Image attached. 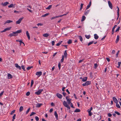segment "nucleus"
I'll return each mask as SVG.
<instances>
[{
  "label": "nucleus",
  "instance_id": "864d4df0",
  "mask_svg": "<svg viewBox=\"0 0 121 121\" xmlns=\"http://www.w3.org/2000/svg\"><path fill=\"white\" fill-rule=\"evenodd\" d=\"M30 92H28L26 93V95L27 96H28L30 95Z\"/></svg>",
  "mask_w": 121,
  "mask_h": 121
},
{
  "label": "nucleus",
  "instance_id": "4be33fe9",
  "mask_svg": "<svg viewBox=\"0 0 121 121\" xmlns=\"http://www.w3.org/2000/svg\"><path fill=\"white\" fill-rule=\"evenodd\" d=\"M43 35L44 37H47L49 36V35L48 34L46 33L43 34Z\"/></svg>",
  "mask_w": 121,
  "mask_h": 121
},
{
  "label": "nucleus",
  "instance_id": "a211bd4d",
  "mask_svg": "<svg viewBox=\"0 0 121 121\" xmlns=\"http://www.w3.org/2000/svg\"><path fill=\"white\" fill-rule=\"evenodd\" d=\"M14 5L13 4H11L8 6V7L9 8H11L12 7L14 8Z\"/></svg>",
  "mask_w": 121,
  "mask_h": 121
},
{
  "label": "nucleus",
  "instance_id": "393cba45",
  "mask_svg": "<svg viewBox=\"0 0 121 121\" xmlns=\"http://www.w3.org/2000/svg\"><path fill=\"white\" fill-rule=\"evenodd\" d=\"M23 109V107L22 106H21L20 108H19V111L20 112H21L22 111Z\"/></svg>",
  "mask_w": 121,
  "mask_h": 121
},
{
  "label": "nucleus",
  "instance_id": "5fc2aeb1",
  "mask_svg": "<svg viewBox=\"0 0 121 121\" xmlns=\"http://www.w3.org/2000/svg\"><path fill=\"white\" fill-rule=\"evenodd\" d=\"M115 113L116 114L118 115H120V113L117 111H115Z\"/></svg>",
  "mask_w": 121,
  "mask_h": 121
},
{
  "label": "nucleus",
  "instance_id": "49530a36",
  "mask_svg": "<svg viewBox=\"0 0 121 121\" xmlns=\"http://www.w3.org/2000/svg\"><path fill=\"white\" fill-rule=\"evenodd\" d=\"M13 35H14V36H16L17 35V33H16V32H13Z\"/></svg>",
  "mask_w": 121,
  "mask_h": 121
},
{
  "label": "nucleus",
  "instance_id": "5701e85b",
  "mask_svg": "<svg viewBox=\"0 0 121 121\" xmlns=\"http://www.w3.org/2000/svg\"><path fill=\"white\" fill-rule=\"evenodd\" d=\"M117 16H118V17H119V8L118 7H117Z\"/></svg>",
  "mask_w": 121,
  "mask_h": 121
},
{
  "label": "nucleus",
  "instance_id": "8fccbe9b",
  "mask_svg": "<svg viewBox=\"0 0 121 121\" xmlns=\"http://www.w3.org/2000/svg\"><path fill=\"white\" fill-rule=\"evenodd\" d=\"M30 109V108L28 109L27 111H26V114H27L28 113V112H29Z\"/></svg>",
  "mask_w": 121,
  "mask_h": 121
},
{
  "label": "nucleus",
  "instance_id": "0e129e2a",
  "mask_svg": "<svg viewBox=\"0 0 121 121\" xmlns=\"http://www.w3.org/2000/svg\"><path fill=\"white\" fill-rule=\"evenodd\" d=\"M52 45H53V46L54 45V44H55L54 41H52Z\"/></svg>",
  "mask_w": 121,
  "mask_h": 121
},
{
  "label": "nucleus",
  "instance_id": "0eeeda50",
  "mask_svg": "<svg viewBox=\"0 0 121 121\" xmlns=\"http://www.w3.org/2000/svg\"><path fill=\"white\" fill-rule=\"evenodd\" d=\"M9 4V3L8 2H6L4 3H2L1 4L3 6H5L7 5L8 4Z\"/></svg>",
  "mask_w": 121,
  "mask_h": 121
},
{
  "label": "nucleus",
  "instance_id": "f3484780",
  "mask_svg": "<svg viewBox=\"0 0 121 121\" xmlns=\"http://www.w3.org/2000/svg\"><path fill=\"white\" fill-rule=\"evenodd\" d=\"M87 77H85L82 78V81L84 82L86 81L87 80Z\"/></svg>",
  "mask_w": 121,
  "mask_h": 121
},
{
  "label": "nucleus",
  "instance_id": "2f4dec72",
  "mask_svg": "<svg viewBox=\"0 0 121 121\" xmlns=\"http://www.w3.org/2000/svg\"><path fill=\"white\" fill-rule=\"evenodd\" d=\"M87 111L89 113V115L90 116H91L92 115V113L91 111L87 110Z\"/></svg>",
  "mask_w": 121,
  "mask_h": 121
},
{
  "label": "nucleus",
  "instance_id": "aec40b11",
  "mask_svg": "<svg viewBox=\"0 0 121 121\" xmlns=\"http://www.w3.org/2000/svg\"><path fill=\"white\" fill-rule=\"evenodd\" d=\"M86 18V17L84 16H83L82 17V20H81V21H83L85 20Z\"/></svg>",
  "mask_w": 121,
  "mask_h": 121
},
{
  "label": "nucleus",
  "instance_id": "bf43d9fd",
  "mask_svg": "<svg viewBox=\"0 0 121 121\" xmlns=\"http://www.w3.org/2000/svg\"><path fill=\"white\" fill-rule=\"evenodd\" d=\"M20 42V45L21 46L22 43V40H20V41H19Z\"/></svg>",
  "mask_w": 121,
  "mask_h": 121
},
{
  "label": "nucleus",
  "instance_id": "f8f14e48",
  "mask_svg": "<svg viewBox=\"0 0 121 121\" xmlns=\"http://www.w3.org/2000/svg\"><path fill=\"white\" fill-rule=\"evenodd\" d=\"M113 99L114 102L115 103H118V100L115 97H113Z\"/></svg>",
  "mask_w": 121,
  "mask_h": 121
},
{
  "label": "nucleus",
  "instance_id": "774afa93",
  "mask_svg": "<svg viewBox=\"0 0 121 121\" xmlns=\"http://www.w3.org/2000/svg\"><path fill=\"white\" fill-rule=\"evenodd\" d=\"M51 105L52 106H55L54 104L52 102L51 103Z\"/></svg>",
  "mask_w": 121,
  "mask_h": 121
},
{
  "label": "nucleus",
  "instance_id": "6e6d98bb",
  "mask_svg": "<svg viewBox=\"0 0 121 121\" xmlns=\"http://www.w3.org/2000/svg\"><path fill=\"white\" fill-rule=\"evenodd\" d=\"M35 118L36 120L37 121H38L39 120V118L38 117H37L36 116L35 117Z\"/></svg>",
  "mask_w": 121,
  "mask_h": 121
},
{
  "label": "nucleus",
  "instance_id": "9b49d317",
  "mask_svg": "<svg viewBox=\"0 0 121 121\" xmlns=\"http://www.w3.org/2000/svg\"><path fill=\"white\" fill-rule=\"evenodd\" d=\"M12 22H13V21H12L10 20H8L5 22L4 24H5L6 23H10Z\"/></svg>",
  "mask_w": 121,
  "mask_h": 121
},
{
  "label": "nucleus",
  "instance_id": "b1692460",
  "mask_svg": "<svg viewBox=\"0 0 121 121\" xmlns=\"http://www.w3.org/2000/svg\"><path fill=\"white\" fill-rule=\"evenodd\" d=\"M54 115L56 117V118H57L58 117V115L56 111H55L54 112Z\"/></svg>",
  "mask_w": 121,
  "mask_h": 121
},
{
  "label": "nucleus",
  "instance_id": "dca6fc26",
  "mask_svg": "<svg viewBox=\"0 0 121 121\" xmlns=\"http://www.w3.org/2000/svg\"><path fill=\"white\" fill-rule=\"evenodd\" d=\"M94 38L95 39H97L98 38L99 36L97 34H95L94 35Z\"/></svg>",
  "mask_w": 121,
  "mask_h": 121
},
{
  "label": "nucleus",
  "instance_id": "338daca9",
  "mask_svg": "<svg viewBox=\"0 0 121 121\" xmlns=\"http://www.w3.org/2000/svg\"><path fill=\"white\" fill-rule=\"evenodd\" d=\"M106 59L108 62H109L110 60V59L108 58H106Z\"/></svg>",
  "mask_w": 121,
  "mask_h": 121
},
{
  "label": "nucleus",
  "instance_id": "37998d69",
  "mask_svg": "<svg viewBox=\"0 0 121 121\" xmlns=\"http://www.w3.org/2000/svg\"><path fill=\"white\" fill-rule=\"evenodd\" d=\"M68 43L69 44H70L72 43V41L71 40H69L68 42Z\"/></svg>",
  "mask_w": 121,
  "mask_h": 121
},
{
  "label": "nucleus",
  "instance_id": "4c0bfd02",
  "mask_svg": "<svg viewBox=\"0 0 121 121\" xmlns=\"http://www.w3.org/2000/svg\"><path fill=\"white\" fill-rule=\"evenodd\" d=\"M98 66V65L97 64H94V68L95 69H96Z\"/></svg>",
  "mask_w": 121,
  "mask_h": 121
},
{
  "label": "nucleus",
  "instance_id": "423d86ee",
  "mask_svg": "<svg viewBox=\"0 0 121 121\" xmlns=\"http://www.w3.org/2000/svg\"><path fill=\"white\" fill-rule=\"evenodd\" d=\"M23 18H21L19 19L18 20V21H17L16 22V23L17 24H19L21 22V21H22Z\"/></svg>",
  "mask_w": 121,
  "mask_h": 121
},
{
  "label": "nucleus",
  "instance_id": "72a5a7b5",
  "mask_svg": "<svg viewBox=\"0 0 121 121\" xmlns=\"http://www.w3.org/2000/svg\"><path fill=\"white\" fill-rule=\"evenodd\" d=\"M93 43H94L93 41H92L89 42V43L88 44V46H89L90 45H91V44H92Z\"/></svg>",
  "mask_w": 121,
  "mask_h": 121
},
{
  "label": "nucleus",
  "instance_id": "f704fd0d",
  "mask_svg": "<svg viewBox=\"0 0 121 121\" xmlns=\"http://www.w3.org/2000/svg\"><path fill=\"white\" fill-rule=\"evenodd\" d=\"M79 36V38L80 39V40L81 41H82V37L81 36Z\"/></svg>",
  "mask_w": 121,
  "mask_h": 121
},
{
  "label": "nucleus",
  "instance_id": "a18cd8bd",
  "mask_svg": "<svg viewBox=\"0 0 121 121\" xmlns=\"http://www.w3.org/2000/svg\"><path fill=\"white\" fill-rule=\"evenodd\" d=\"M11 27H10L9 28H6L5 29H6V30L7 31V30H10V29H11Z\"/></svg>",
  "mask_w": 121,
  "mask_h": 121
},
{
  "label": "nucleus",
  "instance_id": "c756f323",
  "mask_svg": "<svg viewBox=\"0 0 121 121\" xmlns=\"http://www.w3.org/2000/svg\"><path fill=\"white\" fill-rule=\"evenodd\" d=\"M49 14V13H46V14H44V15H42V17H45L48 15Z\"/></svg>",
  "mask_w": 121,
  "mask_h": 121
},
{
  "label": "nucleus",
  "instance_id": "4468645a",
  "mask_svg": "<svg viewBox=\"0 0 121 121\" xmlns=\"http://www.w3.org/2000/svg\"><path fill=\"white\" fill-rule=\"evenodd\" d=\"M91 1H90L89 4L87 6L86 8V9H88V8H90V6H91Z\"/></svg>",
  "mask_w": 121,
  "mask_h": 121
},
{
  "label": "nucleus",
  "instance_id": "bb28decb",
  "mask_svg": "<svg viewBox=\"0 0 121 121\" xmlns=\"http://www.w3.org/2000/svg\"><path fill=\"white\" fill-rule=\"evenodd\" d=\"M52 5H49L48 7L46 8V9H48L49 10L50 9L52 8Z\"/></svg>",
  "mask_w": 121,
  "mask_h": 121
},
{
  "label": "nucleus",
  "instance_id": "ddd939ff",
  "mask_svg": "<svg viewBox=\"0 0 121 121\" xmlns=\"http://www.w3.org/2000/svg\"><path fill=\"white\" fill-rule=\"evenodd\" d=\"M8 78L9 79L12 78H13V77L10 74H8Z\"/></svg>",
  "mask_w": 121,
  "mask_h": 121
},
{
  "label": "nucleus",
  "instance_id": "3c124183",
  "mask_svg": "<svg viewBox=\"0 0 121 121\" xmlns=\"http://www.w3.org/2000/svg\"><path fill=\"white\" fill-rule=\"evenodd\" d=\"M89 10H87V11L85 13V15H87L88 13H89Z\"/></svg>",
  "mask_w": 121,
  "mask_h": 121
},
{
  "label": "nucleus",
  "instance_id": "69168bd1",
  "mask_svg": "<svg viewBox=\"0 0 121 121\" xmlns=\"http://www.w3.org/2000/svg\"><path fill=\"white\" fill-rule=\"evenodd\" d=\"M108 116L110 117H111L112 116V115L110 113H108Z\"/></svg>",
  "mask_w": 121,
  "mask_h": 121
},
{
  "label": "nucleus",
  "instance_id": "473e14b6",
  "mask_svg": "<svg viewBox=\"0 0 121 121\" xmlns=\"http://www.w3.org/2000/svg\"><path fill=\"white\" fill-rule=\"evenodd\" d=\"M116 107L118 108H120V106L119 105V104L117 103H116Z\"/></svg>",
  "mask_w": 121,
  "mask_h": 121
},
{
  "label": "nucleus",
  "instance_id": "e2e57ef3",
  "mask_svg": "<svg viewBox=\"0 0 121 121\" xmlns=\"http://www.w3.org/2000/svg\"><path fill=\"white\" fill-rule=\"evenodd\" d=\"M6 31V29L5 28L4 30L0 31V32L2 33V32H5Z\"/></svg>",
  "mask_w": 121,
  "mask_h": 121
},
{
  "label": "nucleus",
  "instance_id": "58836bf2",
  "mask_svg": "<svg viewBox=\"0 0 121 121\" xmlns=\"http://www.w3.org/2000/svg\"><path fill=\"white\" fill-rule=\"evenodd\" d=\"M16 116V114H14V115L13 117V120L14 119H15Z\"/></svg>",
  "mask_w": 121,
  "mask_h": 121
},
{
  "label": "nucleus",
  "instance_id": "de8ad7c7",
  "mask_svg": "<svg viewBox=\"0 0 121 121\" xmlns=\"http://www.w3.org/2000/svg\"><path fill=\"white\" fill-rule=\"evenodd\" d=\"M117 25H115L114 27L113 28L112 30L113 31H114L115 28L117 27Z\"/></svg>",
  "mask_w": 121,
  "mask_h": 121
},
{
  "label": "nucleus",
  "instance_id": "c03bdc74",
  "mask_svg": "<svg viewBox=\"0 0 121 121\" xmlns=\"http://www.w3.org/2000/svg\"><path fill=\"white\" fill-rule=\"evenodd\" d=\"M34 83V81L33 80H32L31 82V86H32L33 85Z\"/></svg>",
  "mask_w": 121,
  "mask_h": 121
},
{
  "label": "nucleus",
  "instance_id": "6ab92c4d",
  "mask_svg": "<svg viewBox=\"0 0 121 121\" xmlns=\"http://www.w3.org/2000/svg\"><path fill=\"white\" fill-rule=\"evenodd\" d=\"M119 35H117V39H116V43H117L118 42V41L119 40Z\"/></svg>",
  "mask_w": 121,
  "mask_h": 121
},
{
  "label": "nucleus",
  "instance_id": "f03ea898",
  "mask_svg": "<svg viewBox=\"0 0 121 121\" xmlns=\"http://www.w3.org/2000/svg\"><path fill=\"white\" fill-rule=\"evenodd\" d=\"M91 84V82L90 81H87L85 83L82 84L83 86H86L90 84Z\"/></svg>",
  "mask_w": 121,
  "mask_h": 121
},
{
  "label": "nucleus",
  "instance_id": "f257e3e1",
  "mask_svg": "<svg viewBox=\"0 0 121 121\" xmlns=\"http://www.w3.org/2000/svg\"><path fill=\"white\" fill-rule=\"evenodd\" d=\"M71 99H69L67 100V103L65 101H64L63 102V104L64 106L66 107L67 108L69 109H70V107L68 105H70L71 107L74 108V107H73L72 103L71 102Z\"/></svg>",
  "mask_w": 121,
  "mask_h": 121
},
{
  "label": "nucleus",
  "instance_id": "2eb2a0df",
  "mask_svg": "<svg viewBox=\"0 0 121 121\" xmlns=\"http://www.w3.org/2000/svg\"><path fill=\"white\" fill-rule=\"evenodd\" d=\"M26 35L28 38V39L29 40H30V36L29 33L28 31H26Z\"/></svg>",
  "mask_w": 121,
  "mask_h": 121
},
{
  "label": "nucleus",
  "instance_id": "7ed1b4c3",
  "mask_svg": "<svg viewBox=\"0 0 121 121\" xmlns=\"http://www.w3.org/2000/svg\"><path fill=\"white\" fill-rule=\"evenodd\" d=\"M43 91V89L39 90L37 92H35V94L37 95H39Z\"/></svg>",
  "mask_w": 121,
  "mask_h": 121
},
{
  "label": "nucleus",
  "instance_id": "7c9ffc66",
  "mask_svg": "<svg viewBox=\"0 0 121 121\" xmlns=\"http://www.w3.org/2000/svg\"><path fill=\"white\" fill-rule=\"evenodd\" d=\"M33 67L32 66H28L27 67V69L28 70L30 69H31L33 68Z\"/></svg>",
  "mask_w": 121,
  "mask_h": 121
},
{
  "label": "nucleus",
  "instance_id": "680f3d73",
  "mask_svg": "<svg viewBox=\"0 0 121 121\" xmlns=\"http://www.w3.org/2000/svg\"><path fill=\"white\" fill-rule=\"evenodd\" d=\"M93 109V108L92 107H91L90 108L88 109L87 110L89 111H91Z\"/></svg>",
  "mask_w": 121,
  "mask_h": 121
},
{
  "label": "nucleus",
  "instance_id": "4d7b16f0",
  "mask_svg": "<svg viewBox=\"0 0 121 121\" xmlns=\"http://www.w3.org/2000/svg\"><path fill=\"white\" fill-rule=\"evenodd\" d=\"M37 25L38 26H41L43 25V24H42V23H38L37 24Z\"/></svg>",
  "mask_w": 121,
  "mask_h": 121
},
{
  "label": "nucleus",
  "instance_id": "412c9836",
  "mask_svg": "<svg viewBox=\"0 0 121 121\" xmlns=\"http://www.w3.org/2000/svg\"><path fill=\"white\" fill-rule=\"evenodd\" d=\"M67 51L66 50L65 51L64 53V56H65L66 58L67 56Z\"/></svg>",
  "mask_w": 121,
  "mask_h": 121
},
{
  "label": "nucleus",
  "instance_id": "c9c22d12",
  "mask_svg": "<svg viewBox=\"0 0 121 121\" xmlns=\"http://www.w3.org/2000/svg\"><path fill=\"white\" fill-rule=\"evenodd\" d=\"M64 55H63L62 56V59H61V62H63L64 60Z\"/></svg>",
  "mask_w": 121,
  "mask_h": 121
},
{
  "label": "nucleus",
  "instance_id": "c85d7f7f",
  "mask_svg": "<svg viewBox=\"0 0 121 121\" xmlns=\"http://www.w3.org/2000/svg\"><path fill=\"white\" fill-rule=\"evenodd\" d=\"M22 31V30H17V31H16V33L17 34H18V33H19L21 32Z\"/></svg>",
  "mask_w": 121,
  "mask_h": 121
},
{
  "label": "nucleus",
  "instance_id": "a878e982",
  "mask_svg": "<svg viewBox=\"0 0 121 121\" xmlns=\"http://www.w3.org/2000/svg\"><path fill=\"white\" fill-rule=\"evenodd\" d=\"M80 110L79 109H76L74 111L75 112H79L80 111Z\"/></svg>",
  "mask_w": 121,
  "mask_h": 121
},
{
  "label": "nucleus",
  "instance_id": "1a4fd4ad",
  "mask_svg": "<svg viewBox=\"0 0 121 121\" xmlns=\"http://www.w3.org/2000/svg\"><path fill=\"white\" fill-rule=\"evenodd\" d=\"M15 66L16 67L17 69H21V67L20 66H19L18 65V64H15Z\"/></svg>",
  "mask_w": 121,
  "mask_h": 121
},
{
  "label": "nucleus",
  "instance_id": "9d476101",
  "mask_svg": "<svg viewBox=\"0 0 121 121\" xmlns=\"http://www.w3.org/2000/svg\"><path fill=\"white\" fill-rule=\"evenodd\" d=\"M56 96L59 98L61 99L62 98V96L59 93H57L56 94Z\"/></svg>",
  "mask_w": 121,
  "mask_h": 121
},
{
  "label": "nucleus",
  "instance_id": "e433bc0d",
  "mask_svg": "<svg viewBox=\"0 0 121 121\" xmlns=\"http://www.w3.org/2000/svg\"><path fill=\"white\" fill-rule=\"evenodd\" d=\"M83 5V4H81V5H80L81 7L80 9V10H82V9Z\"/></svg>",
  "mask_w": 121,
  "mask_h": 121
},
{
  "label": "nucleus",
  "instance_id": "20e7f679",
  "mask_svg": "<svg viewBox=\"0 0 121 121\" xmlns=\"http://www.w3.org/2000/svg\"><path fill=\"white\" fill-rule=\"evenodd\" d=\"M42 72L41 71L37 72L36 73V75L38 77H39L42 74Z\"/></svg>",
  "mask_w": 121,
  "mask_h": 121
},
{
  "label": "nucleus",
  "instance_id": "79ce46f5",
  "mask_svg": "<svg viewBox=\"0 0 121 121\" xmlns=\"http://www.w3.org/2000/svg\"><path fill=\"white\" fill-rule=\"evenodd\" d=\"M14 35H13V33L9 34V36L10 37H11L13 36H14Z\"/></svg>",
  "mask_w": 121,
  "mask_h": 121
},
{
  "label": "nucleus",
  "instance_id": "603ef678",
  "mask_svg": "<svg viewBox=\"0 0 121 121\" xmlns=\"http://www.w3.org/2000/svg\"><path fill=\"white\" fill-rule=\"evenodd\" d=\"M15 112V110H13V111H12L11 112V114L12 115V114H13V113H14Z\"/></svg>",
  "mask_w": 121,
  "mask_h": 121
},
{
  "label": "nucleus",
  "instance_id": "6e6552de",
  "mask_svg": "<svg viewBox=\"0 0 121 121\" xmlns=\"http://www.w3.org/2000/svg\"><path fill=\"white\" fill-rule=\"evenodd\" d=\"M43 105V104L42 103H37L36 104V107L37 108H39Z\"/></svg>",
  "mask_w": 121,
  "mask_h": 121
},
{
  "label": "nucleus",
  "instance_id": "09e8293b",
  "mask_svg": "<svg viewBox=\"0 0 121 121\" xmlns=\"http://www.w3.org/2000/svg\"><path fill=\"white\" fill-rule=\"evenodd\" d=\"M61 64L60 63H59L58 64V67L59 69H60V68Z\"/></svg>",
  "mask_w": 121,
  "mask_h": 121
},
{
  "label": "nucleus",
  "instance_id": "ea45409f",
  "mask_svg": "<svg viewBox=\"0 0 121 121\" xmlns=\"http://www.w3.org/2000/svg\"><path fill=\"white\" fill-rule=\"evenodd\" d=\"M35 114H36V113H35L34 112H32L30 114V116H32L33 115H34Z\"/></svg>",
  "mask_w": 121,
  "mask_h": 121
},
{
  "label": "nucleus",
  "instance_id": "052dcab7",
  "mask_svg": "<svg viewBox=\"0 0 121 121\" xmlns=\"http://www.w3.org/2000/svg\"><path fill=\"white\" fill-rule=\"evenodd\" d=\"M22 69L24 70L25 71V68L24 66L22 65Z\"/></svg>",
  "mask_w": 121,
  "mask_h": 121
},
{
  "label": "nucleus",
  "instance_id": "cd10ccee",
  "mask_svg": "<svg viewBox=\"0 0 121 121\" xmlns=\"http://www.w3.org/2000/svg\"><path fill=\"white\" fill-rule=\"evenodd\" d=\"M85 36L87 39H89L90 38V35H85Z\"/></svg>",
  "mask_w": 121,
  "mask_h": 121
},
{
  "label": "nucleus",
  "instance_id": "13d9d810",
  "mask_svg": "<svg viewBox=\"0 0 121 121\" xmlns=\"http://www.w3.org/2000/svg\"><path fill=\"white\" fill-rule=\"evenodd\" d=\"M121 64V62H118V66L117 67H118L119 68L120 66V65Z\"/></svg>",
  "mask_w": 121,
  "mask_h": 121
},
{
  "label": "nucleus",
  "instance_id": "a19ab883",
  "mask_svg": "<svg viewBox=\"0 0 121 121\" xmlns=\"http://www.w3.org/2000/svg\"><path fill=\"white\" fill-rule=\"evenodd\" d=\"M62 41H61L58 43H57L56 44V45L57 46H58L60 45L61 43L62 42Z\"/></svg>",
  "mask_w": 121,
  "mask_h": 121
},
{
  "label": "nucleus",
  "instance_id": "39448f33",
  "mask_svg": "<svg viewBox=\"0 0 121 121\" xmlns=\"http://www.w3.org/2000/svg\"><path fill=\"white\" fill-rule=\"evenodd\" d=\"M108 3L109 7L110 8V9H112V4L109 1H108Z\"/></svg>",
  "mask_w": 121,
  "mask_h": 121
}]
</instances>
